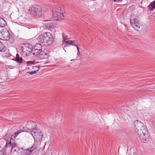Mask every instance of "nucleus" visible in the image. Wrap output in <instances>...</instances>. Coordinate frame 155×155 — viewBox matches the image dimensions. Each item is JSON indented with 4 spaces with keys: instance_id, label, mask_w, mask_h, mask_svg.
Wrapping results in <instances>:
<instances>
[{
    "instance_id": "7c9ffc66",
    "label": "nucleus",
    "mask_w": 155,
    "mask_h": 155,
    "mask_svg": "<svg viewBox=\"0 0 155 155\" xmlns=\"http://www.w3.org/2000/svg\"><path fill=\"white\" fill-rule=\"evenodd\" d=\"M4 138L5 140L7 142V140H6V139L5 138V137H4ZM8 140H7V142H8Z\"/></svg>"
},
{
    "instance_id": "4be33fe9",
    "label": "nucleus",
    "mask_w": 155,
    "mask_h": 155,
    "mask_svg": "<svg viewBox=\"0 0 155 155\" xmlns=\"http://www.w3.org/2000/svg\"><path fill=\"white\" fill-rule=\"evenodd\" d=\"M37 147L36 145L34 144L32 147L29 148L31 151V152H32L35 150Z\"/></svg>"
},
{
    "instance_id": "6ab92c4d",
    "label": "nucleus",
    "mask_w": 155,
    "mask_h": 155,
    "mask_svg": "<svg viewBox=\"0 0 155 155\" xmlns=\"http://www.w3.org/2000/svg\"><path fill=\"white\" fill-rule=\"evenodd\" d=\"M6 22L5 20L2 17H0V27H3L5 26Z\"/></svg>"
},
{
    "instance_id": "5701e85b",
    "label": "nucleus",
    "mask_w": 155,
    "mask_h": 155,
    "mask_svg": "<svg viewBox=\"0 0 155 155\" xmlns=\"http://www.w3.org/2000/svg\"><path fill=\"white\" fill-rule=\"evenodd\" d=\"M21 132V131H18L17 132L13 134L11 136L12 138L15 139V137Z\"/></svg>"
},
{
    "instance_id": "a878e982",
    "label": "nucleus",
    "mask_w": 155,
    "mask_h": 155,
    "mask_svg": "<svg viewBox=\"0 0 155 155\" xmlns=\"http://www.w3.org/2000/svg\"><path fill=\"white\" fill-rule=\"evenodd\" d=\"M4 151V152L5 151V149H2V147L1 146V145H0V154H2L3 155V151Z\"/></svg>"
},
{
    "instance_id": "20e7f679",
    "label": "nucleus",
    "mask_w": 155,
    "mask_h": 155,
    "mask_svg": "<svg viewBox=\"0 0 155 155\" xmlns=\"http://www.w3.org/2000/svg\"><path fill=\"white\" fill-rule=\"evenodd\" d=\"M11 152L12 155H24L25 150L23 148L17 147L12 148Z\"/></svg>"
},
{
    "instance_id": "f8f14e48",
    "label": "nucleus",
    "mask_w": 155,
    "mask_h": 155,
    "mask_svg": "<svg viewBox=\"0 0 155 155\" xmlns=\"http://www.w3.org/2000/svg\"><path fill=\"white\" fill-rule=\"evenodd\" d=\"M53 16L54 19L57 21L63 20L64 17L63 13L61 14L59 13H53Z\"/></svg>"
},
{
    "instance_id": "2f4dec72",
    "label": "nucleus",
    "mask_w": 155,
    "mask_h": 155,
    "mask_svg": "<svg viewBox=\"0 0 155 155\" xmlns=\"http://www.w3.org/2000/svg\"><path fill=\"white\" fill-rule=\"evenodd\" d=\"M137 153L135 152H134V155H137Z\"/></svg>"
},
{
    "instance_id": "f704fd0d",
    "label": "nucleus",
    "mask_w": 155,
    "mask_h": 155,
    "mask_svg": "<svg viewBox=\"0 0 155 155\" xmlns=\"http://www.w3.org/2000/svg\"><path fill=\"white\" fill-rule=\"evenodd\" d=\"M5 136L7 137H8V134H6L5 135Z\"/></svg>"
},
{
    "instance_id": "4468645a",
    "label": "nucleus",
    "mask_w": 155,
    "mask_h": 155,
    "mask_svg": "<svg viewBox=\"0 0 155 155\" xmlns=\"http://www.w3.org/2000/svg\"><path fill=\"white\" fill-rule=\"evenodd\" d=\"M53 13H63L64 12V9L58 6H55L53 8L52 10Z\"/></svg>"
},
{
    "instance_id": "6e6552de",
    "label": "nucleus",
    "mask_w": 155,
    "mask_h": 155,
    "mask_svg": "<svg viewBox=\"0 0 155 155\" xmlns=\"http://www.w3.org/2000/svg\"><path fill=\"white\" fill-rule=\"evenodd\" d=\"M31 134L34 138L41 139L42 136V134L39 130H36V129L31 131Z\"/></svg>"
},
{
    "instance_id": "aec40b11",
    "label": "nucleus",
    "mask_w": 155,
    "mask_h": 155,
    "mask_svg": "<svg viewBox=\"0 0 155 155\" xmlns=\"http://www.w3.org/2000/svg\"><path fill=\"white\" fill-rule=\"evenodd\" d=\"M6 49V48L5 46L2 42H0V51L4 52L5 51Z\"/></svg>"
},
{
    "instance_id": "423d86ee",
    "label": "nucleus",
    "mask_w": 155,
    "mask_h": 155,
    "mask_svg": "<svg viewBox=\"0 0 155 155\" xmlns=\"http://www.w3.org/2000/svg\"><path fill=\"white\" fill-rule=\"evenodd\" d=\"M42 45L40 44L36 43L32 48V54L37 56L39 54L38 53L42 50Z\"/></svg>"
},
{
    "instance_id": "c756f323",
    "label": "nucleus",
    "mask_w": 155,
    "mask_h": 155,
    "mask_svg": "<svg viewBox=\"0 0 155 155\" xmlns=\"http://www.w3.org/2000/svg\"><path fill=\"white\" fill-rule=\"evenodd\" d=\"M80 52H78L77 53V55H80Z\"/></svg>"
},
{
    "instance_id": "c85d7f7f",
    "label": "nucleus",
    "mask_w": 155,
    "mask_h": 155,
    "mask_svg": "<svg viewBox=\"0 0 155 155\" xmlns=\"http://www.w3.org/2000/svg\"><path fill=\"white\" fill-rule=\"evenodd\" d=\"M69 38L68 37V36H66V37L65 38V39H68Z\"/></svg>"
},
{
    "instance_id": "b1692460",
    "label": "nucleus",
    "mask_w": 155,
    "mask_h": 155,
    "mask_svg": "<svg viewBox=\"0 0 155 155\" xmlns=\"http://www.w3.org/2000/svg\"><path fill=\"white\" fill-rule=\"evenodd\" d=\"M38 70H37V71H28L27 73L31 75H32L37 73V71H38Z\"/></svg>"
},
{
    "instance_id": "393cba45",
    "label": "nucleus",
    "mask_w": 155,
    "mask_h": 155,
    "mask_svg": "<svg viewBox=\"0 0 155 155\" xmlns=\"http://www.w3.org/2000/svg\"><path fill=\"white\" fill-rule=\"evenodd\" d=\"M9 39V41L10 43H11L12 44L14 43L15 42V40L13 38H12V37L11 38L10 37V38Z\"/></svg>"
},
{
    "instance_id": "f257e3e1",
    "label": "nucleus",
    "mask_w": 155,
    "mask_h": 155,
    "mask_svg": "<svg viewBox=\"0 0 155 155\" xmlns=\"http://www.w3.org/2000/svg\"><path fill=\"white\" fill-rule=\"evenodd\" d=\"M134 124L136 132L141 141L143 143L148 142L150 139V134L146 126L138 120L134 121Z\"/></svg>"
},
{
    "instance_id": "9d476101",
    "label": "nucleus",
    "mask_w": 155,
    "mask_h": 155,
    "mask_svg": "<svg viewBox=\"0 0 155 155\" xmlns=\"http://www.w3.org/2000/svg\"><path fill=\"white\" fill-rule=\"evenodd\" d=\"M49 52L47 49H45L43 51L42 50L38 53V56L41 59L47 58L49 55Z\"/></svg>"
},
{
    "instance_id": "9b49d317",
    "label": "nucleus",
    "mask_w": 155,
    "mask_h": 155,
    "mask_svg": "<svg viewBox=\"0 0 155 155\" xmlns=\"http://www.w3.org/2000/svg\"><path fill=\"white\" fill-rule=\"evenodd\" d=\"M29 44L24 45L21 47V50L22 51L26 53L27 54V52H30L33 53L32 48L29 47Z\"/></svg>"
},
{
    "instance_id": "473e14b6",
    "label": "nucleus",
    "mask_w": 155,
    "mask_h": 155,
    "mask_svg": "<svg viewBox=\"0 0 155 155\" xmlns=\"http://www.w3.org/2000/svg\"><path fill=\"white\" fill-rule=\"evenodd\" d=\"M29 62L31 63H32V62L31 61H29L28 62V63H29Z\"/></svg>"
},
{
    "instance_id": "c9c22d12",
    "label": "nucleus",
    "mask_w": 155,
    "mask_h": 155,
    "mask_svg": "<svg viewBox=\"0 0 155 155\" xmlns=\"http://www.w3.org/2000/svg\"><path fill=\"white\" fill-rule=\"evenodd\" d=\"M74 60V59L71 60V61H73Z\"/></svg>"
},
{
    "instance_id": "bb28decb",
    "label": "nucleus",
    "mask_w": 155,
    "mask_h": 155,
    "mask_svg": "<svg viewBox=\"0 0 155 155\" xmlns=\"http://www.w3.org/2000/svg\"><path fill=\"white\" fill-rule=\"evenodd\" d=\"M72 41H73V42L72 43V44H72V45L75 46L76 47L77 46H78V45H77V43L76 41H74V40H72Z\"/></svg>"
},
{
    "instance_id": "7ed1b4c3",
    "label": "nucleus",
    "mask_w": 155,
    "mask_h": 155,
    "mask_svg": "<svg viewBox=\"0 0 155 155\" xmlns=\"http://www.w3.org/2000/svg\"><path fill=\"white\" fill-rule=\"evenodd\" d=\"M14 138H12L11 137L10 138L9 141H7L5 146V151L4 152L3 155H7L10 152L12 149L14 147H17V144L15 142Z\"/></svg>"
},
{
    "instance_id": "f3484780",
    "label": "nucleus",
    "mask_w": 155,
    "mask_h": 155,
    "mask_svg": "<svg viewBox=\"0 0 155 155\" xmlns=\"http://www.w3.org/2000/svg\"><path fill=\"white\" fill-rule=\"evenodd\" d=\"M64 42V48H65L68 46V45H72V43L73 42L72 40H69L66 41H63V42Z\"/></svg>"
},
{
    "instance_id": "cd10ccee",
    "label": "nucleus",
    "mask_w": 155,
    "mask_h": 155,
    "mask_svg": "<svg viewBox=\"0 0 155 155\" xmlns=\"http://www.w3.org/2000/svg\"><path fill=\"white\" fill-rule=\"evenodd\" d=\"M76 47H77V49L78 52H80L79 50V47L78 46V45L77 46H76Z\"/></svg>"
},
{
    "instance_id": "0eeeda50",
    "label": "nucleus",
    "mask_w": 155,
    "mask_h": 155,
    "mask_svg": "<svg viewBox=\"0 0 155 155\" xmlns=\"http://www.w3.org/2000/svg\"><path fill=\"white\" fill-rule=\"evenodd\" d=\"M30 14L34 16L41 15L42 14V10L40 8L32 7L30 10Z\"/></svg>"
},
{
    "instance_id": "1a4fd4ad",
    "label": "nucleus",
    "mask_w": 155,
    "mask_h": 155,
    "mask_svg": "<svg viewBox=\"0 0 155 155\" xmlns=\"http://www.w3.org/2000/svg\"><path fill=\"white\" fill-rule=\"evenodd\" d=\"M139 22V21L138 19L135 18L132 19V18L131 17L130 19V23L132 27L137 31H138V30L140 28V25Z\"/></svg>"
},
{
    "instance_id": "39448f33",
    "label": "nucleus",
    "mask_w": 155,
    "mask_h": 155,
    "mask_svg": "<svg viewBox=\"0 0 155 155\" xmlns=\"http://www.w3.org/2000/svg\"><path fill=\"white\" fill-rule=\"evenodd\" d=\"M11 35L7 30H4L0 32V39L8 40L10 38Z\"/></svg>"
},
{
    "instance_id": "412c9836",
    "label": "nucleus",
    "mask_w": 155,
    "mask_h": 155,
    "mask_svg": "<svg viewBox=\"0 0 155 155\" xmlns=\"http://www.w3.org/2000/svg\"><path fill=\"white\" fill-rule=\"evenodd\" d=\"M25 150V152L24 153V154L25 155H29L32 153L31 151L29 148L26 149Z\"/></svg>"
},
{
    "instance_id": "2eb2a0df",
    "label": "nucleus",
    "mask_w": 155,
    "mask_h": 155,
    "mask_svg": "<svg viewBox=\"0 0 155 155\" xmlns=\"http://www.w3.org/2000/svg\"><path fill=\"white\" fill-rule=\"evenodd\" d=\"M44 21H47L48 22L45 24V26L47 29H52L54 28V26L53 24L50 21L48 20H44Z\"/></svg>"
},
{
    "instance_id": "f03ea898",
    "label": "nucleus",
    "mask_w": 155,
    "mask_h": 155,
    "mask_svg": "<svg viewBox=\"0 0 155 155\" xmlns=\"http://www.w3.org/2000/svg\"><path fill=\"white\" fill-rule=\"evenodd\" d=\"M39 41L43 45L48 46L51 45L54 41V38L49 32H44L40 36Z\"/></svg>"
},
{
    "instance_id": "a211bd4d",
    "label": "nucleus",
    "mask_w": 155,
    "mask_h": 155,
    "mask_svg": "<svg viewBox=\"0 0 155 155\" xmlns=\"http://www.w3.org/2000/svg\"><path fill=\"white\" fill-rule=\"evenodd\" d=\"M15 60L16 61L19 63L21 64L22 63L23 59L22 57H19V55L18 54L16 55V57L15 58Z\"/></svg>"
},
{
    "instance_id": "e433bc0d",
    "label": "nucleus",
    "mask_w": 155,
    "mask_h": 155,
    "mask_svg": "<svg viewBox=\"0 0 155 155\" xmlns=\"http://www.w3.org/2000/svg\"><path fill=\"white\" fill-rule=\"evenodd\" d=\"M63 38L64 39V36L63 37Z\"/></svg>"
},
{
    "instance_id": "dca6fc26",
    "label": "nucleus",
    "mask_w": 155,
    "mask_h": 155,
    "mask_svg": "<svg viewBox=\"0 0 155 155\" xmlns=\"http://www.w3.org/2000/svg\"><path fill=\"white\" fill-rule=\"evenodd\" d=\"M148 8L150 11L155 8V1H153V2L150 3V4L148 6Z\"/></svg>"
},
{
    "instance_id": "ddd939ff",
    "label": "nucleus",
    "mask_w": 155,
    "mask_h": 155,
    "mask_svg": "<svg viewBox=\"0 0 155 155\" xmlns=\"http://www.w3.org/2000/svg\"><path fill=\"white\" fill-rule=\"evenodd\" d=\"M37 126L36 123L33 121L28 122L27 125V129L30 130H33L37 128Z\"/></svg>"
},
{
    "instance_id": "72a5a7b5",
    "label": "nucleus",
    "mask_w": 155,
    "mask_h": 155,
    "mask_svg": "<svg viewBox=\"0 0 155 155\" xmlns=\"http://www.w3.org/2000/svg\"><path fill=\"white\" fill-rule=\"evenodd\" d=\"M38 69H39L40 68V67L38 66Z\"/></svg>"
}]
</instances>
